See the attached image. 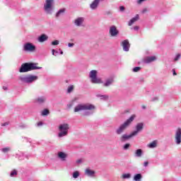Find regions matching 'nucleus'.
I'll list each match as a JSON object with an SVG mask.
<instances>
[{
  "label": "nucleus",
  "mask_w": 181,
  "mask_h": 181,
  "mask_svg": "<svg viewBox=\"0 0 181 181\" xmlns=\"http://www.w3.org/2000/svg\"><path fill=\"white\" fill-rule=\"evenodd\" d=\"M42 67L37 66V64L35 63H24L21 65L19 71L20 73H28L32 70H40Z\"/></svg>",
  "instance_id": "1"
},
{
  "label": "nucleus",
  "mask_w": 181,
  "mask_h": 181,
  "mask_svg": "<svg viewBox=\"0 0 181 181\" xmlns=\"http://www.w3.org/2000/svg\"><path fill=\"white\" fill-rule=\"evenodd\" d=\"M95 110V106L92 104H78L74 107V112H81V111H93Z\"/></svg>",
  "instance_id": "2"
},
{
  "label": "nucleus",
  "mask_w": 181,
  "mask_h": 181,
  "mask_svg": "<svg viewBox=\"0 0 181 181\" xmlns=\"http://www.w3.org/2000/svg\"><path fill=\"white\" fill-rule=\"evenodd\" d=\"M136 117V116L135 115H132L129 119H128L126 122H124V124L120 125L119 127L116 131L117 135H121V134L124 132V129H127V128L129 127V125L131 124V122H132V121L135 119Z\"/></svg>",
  "instance_id": "3"
},
{
  "label": "nucleus",
  "mask_w": 181,
  "mask_h": 181,
  "mask_svg": "<svg viewBox=\"0 0 181 181\" xmlns=\"http://www.w3.org/2000/svg\"><path fill=\"white\" fill-rule=\"evenodd\" d=\"M60 132L58 134V136L62 138V136H66L69 134V124H60L59 127Z\"/></svg>",
  "instance_id": "4"
},
{
  "label": "nucleus",
  "mask_w": 181,
  "mask_h": 181,
  "mask_svg": "<svg viewBox=\"0 0 181 181\" xmlns=\"http://www.w3.org/2000/svg\"><path fill=\"white\" fill-rule=\"evenodd\" d=\"M37 78H38L37 76H35V75H28L26 76H21L19 78L21 81H22L23 83H27L28 84L30 83H33V81H36Z\"/></svg>",
  "instance_id": "5"
},
{
  "label": "nucleus",
  "mask_w": 181,
  "mask_h": 181,
  "mask_svg": "<svg viewBox=\"0 0 181 181\" xmlns=\"http://www.w3.org/2000/svg\"><path fill=\"white\" fill-rule=\"evenodd\" d=\"M89 77L91 80V82L93 83V84H101L103 83V81H101L100 78H97V71L96 70H92L90 72Z\"/></svg>",
  "instance_id": "6"
},
{
  "label": "nucleus",
  "mask_w": 181,
  "mask_h": 181,
  "mask_svg": "<svg viewBox=\"0 0 181 181\" xmlns=\"http://www.w3.org/2000/svg\"><path fill=\"white\" fill-rule=\"evenodd\" d=\"M53 0H46L44 5V9L47 13H52V6H53Z\"/></svg>",
  "instance_id": "7"
},
{
  "label": "nucleus",
  "mask_w": 181,
  "mask_h": 181,
  "mask_svg": "<svg viewBox=\"0 0 181 181\" xmlns=\"http://www.w3.org/2000/svg\"><path fill=\"white\" fill-rule=\"evenodd\" d=\"M24 52H35L36 50V46L33 45V44L30 42H27L23 45Z\"/></svg>",
  "instance_id": "8"
},
{
  "label": "nucleus",
  "mask_w": 181,
  "mask_h": 181,
  "mask_svg": "<svg viewBox=\"0 0 181 181\" xmlns=\"http://www.w3.org/2000/svg\"><path fill=\"white\" fill-rule=\"evenodd\" d=\"M109 33L112 37H115L116 36H118L119 31L117 29L115 25H112L110 28Z\"/></svg>",
  "instance_id": "9"
},
{
  "label": "nucleus",
  "mask_w": 181,
  "mask_h": 181,
  "mask_svg": "<svg viewBox=\"0 0 181 181\" xmlns=\"http://www.w3.org/2000/svg\"><path fill=\"white\" fill-rule=\"evenodd\" d=\"M175 142L177 145H179L181 142V129L177 128L175 133Z\"/></svg>",
  "instance_id": "10"
},
{
  "label": "nucleus",
  "mask_w": 181,
  "mask_h": 181,
  "mask_svg": "<svg viewBox=\"0 0 181 181\" xmlns=\"http://www.w3.org/2000/svg\"><path fill=\"white\" fill-rule=\"evenodd\" d=\"M122 46L124 52H129L130 45L128 40H124L123 42H122Z\"/></svg>",
  "instance_id": "11"
},
{
  "label": "nucleus",
  "mask_w": 181,
  "mask_h": 181,
  "mask_svg": "<svg viewBox=\"0 0 181 181\" xmlns=\"http://www.w3.org/2000/svg\"><path fill=\"white\" fill-rule=\"evenodd\" d=\"M136 131L133 132V135H137L138 132H140V131H142L144 129V123H138L136 126Z\"/></svg>",
  "instance_id": "12"
},
{
  "label": "nucleus",
  "mask_w": 181,
  "mask_h": 181,
  "mask_svg": "<svg viewBox=\"0 0 181 181\" xmlns=\"http://www.w3.org/2000/svg\"><path fill=\"white\" fill-rule=\"evenodd\" d=\"M132 136H135V134H134L133 132L130 135L123 134L121 136L120 140L122 141V142H124V141L131 139V138H132Z\"/></svg>",
  "instance_id": "13"
},
{
  "label": "nucleus",
  "mask_w": 181,
  "mask_h": 181,
  "mask_svg": "<svg viewBox=\"0 0 181 181\" xmlns=\"http://www.w3.org/2000/svg\"><path fill=\"white\" fill-rule=\"evenodd\" d=\"M136 21H139V15L136 14V16L134 18H132L129 21V26H132V25H134V23H135V22H136Z\"/></svg>",
  "instance_id": "14"
},
{
  "label": "nucleus",
  "mask_w": 181,
  "mask_h": 181,
  "mask_svg": "<svg viewBox=\"0 0 181 181\" xmlns=\"http://www.w3.org/2000/svg\"><path fill=\"white\" fill-rule=\"evenodd\" d=\"M47 39H49V37H47V35H46L45 34H42L38 37V42H40V43H43V42H46Z\"/></svg>",
  "instance_id": "15"
},
{
  "label": "nucleus",
  "mask_w": 181,
  "mask_h": 181,
  "mask_svg": "<svg viewBox=\"0 0 181 181\" xmlns=\"http://www.w3.org/2000/svg\"><path fill=\"white\" fill-rule=\"evenodd\" d=\"M84 22V18H78L75 20L74 23L76 26H81Z\"/></svg>",
  "instance_id": "16"
},
{
  "label": "nucleus",
  "mask_w": 181,
  "mask_h": 181,
  "mask_svg": "<svg viewBox=\"0 0 181 181\" xmlns=\"http://www.w3.org/2000/svg\"><path fill=\"white\" fill-rule=\"evenodd\" d=\"M99 4H100V0H94L90 4L91 9H96Z\"/></svg>",
  "instance_id": "17"
},
{
  "label": "nucleus",
  "mask_w": 181,
  "mask_h": 181,
  "mask_svg": "<svg viewBox=\"0 0 181 181\" xmlns=\"http://www.w3.org/2000/svg\"><path fill=\"white\" fill-rule=\"evenodd\" d=\"M156 60V57H148L145 58L144 62L146 63H152V62H155Z\"/></svg>",
  "instance_id": "18"
},
{
  "label": "nucleus",
  "mask_w": 181,
  "mask_h": 181,
  "mask_svg": "<svg viewBox=\"0 0 181 181\" xmlns=\"http://www.w3.org/2000/svg\"><path fill=\"white\" fill-rule=\"evenodd\" d=\"M58 158H59L62 160H66V158H67V154L60 151L58 153Z\"/></svg>",
  "instance_id": "19"
},
{
  "label": "nucleus",
  "mask_w": 181,
  "mask_h": 181,
  "mask_svg": "<svg viewBox=\"0 0 181 181\" xmlns=\"http://www.w3.org/2000/svg\"><path fill=\"white\" fill-rule=\"evenodd\" d=\"M85 173H86V175H87V176H94V175H95V171L87 168V169L85 170Z\"/></svg>",
  "instance_id": "20"
},
{
  "label": "nucleus",
  "mask_w": 181,
  "mask_h": 181,
  "mask_svg": "<svg viewBox=\"0 0 181 181\" xmlns=\"http://www.w3.org/2000/svg\"><path fill=\"white\" fill-rule=\"evenodd\" d=\"M157 146H158V141L156 140H154L153 141L148 144V148H156Z\"/></svg>",
  "instance_id": "21"
},
{
  "label": "nucleus",
  "mask_w": 181,
  "mask_h": 181,
  "mask_svg": "<svg viewBox=\"0 0 181 181\" xmlns=\"http://www.w3.org/2000/svg\"><path fill=\"white\" fill-rule=\"evenodd\" d=\"M114 83V79L113 78H109L107 79L106 83L104 84L105 87H108V86H111Z\"/></svg>",
  "instance_id": "22"
},
{
  "label": "nucleus",
  "mask_w": 181,
  "mask_h": 181,
  "mask_svg": "<svg viewBox=\"0 0 181 181\" xmlns=\"http://www.w3.org/2000/svg\"><path fill=\"white\" fill-rule=\"evenodd\" d=\"M135 156H136L137 158H141V156H142V149H137L135 151Z\"/></svg>",
  "instance_id": "23"
},
{
  "label": "nucleus",
  "mask_w": 181,
  "mask_h": 181,
  "mask_svg": "<svg viewBox=\"0 0 181 181\" xmlns=\"http://www.w3.org/2000/svg\"><path fill=\"white\" fill-rule=\"evenodd\" d=\"M142 179V175L141 174H136L134 177V180L135 181H139Z\"/></svg>",
  "instance_id": "24"
},
{
  "label": "nucleus",
  "mask_w": 181,
  "mask_h": 181,
  "mask_svg": "<svg viewBox=\"0 0 181 181\" xmlns=\"http://www.w3.org/2000/svg\"><path fill=\"white\" fill-rule=\"evenodd\" d=\"M66 12V8H62L60 9L56 14V17L59 18V16H61L62 13H64Z\"/></svg>",
  "instance_id": "25"
},
{
  "label": "nucleus",
  "mask_w": 181,
  "mask_h": 181,
  "mask_svg": "<svg viewBox=\"0 0 181 181\" xmlns=\"http://www.w3.org/2000/svg\"><path fill=\"white\" fill-rule=\"evenodd\" d=\"M46 101V98H38L37 99V103H39V104H42Z\"/></svg>",
  "instance_id": "26"
},
{
  "label": "nucleus",
  "mask_w": 181,
  "mask_h": 181,
  "mask_svg": "<svg viewBox=\"0 0 181 181\" xmlns=\"http://www.w3.org/2000/svg\"><path fill=\"white\" fill-rule=\"evenodd\" d=\"M9 151H11V147H5L4 148H1V152H3V153H8Z\"/></svg>",
  "instance_id": "27"
},
{
  "label": "nucleus",
  "mask_w": 181,
  "mask_h": 181,
  "mask_svg": "<svg viewBox=\"0 0 181 181\" xmlns=\"http://www.w3.org/2000/svg\"><path fill=\"white\" fill-rule=\"evenodd\" d=\"M49 114H50V112L49 111V110L47 109H45L44 110H42V115L45 116V115H49Z\"/></svg>",
  "instance_id": "28"
},
{
  "label": "nucleus",
  "mask_w": 181,
  "mask_h": 181,
  "mask_svg": "<svg viewBox=\"0 0 181 181\" xmlns=\"http://www.w3.org/2000/svg\"><path fill=\"white\" fill-rule=\"evenodd\" d=\"M131 177V174L127 173V174H123L122 175V179H129Z\"/></svg>",
  "instance_id": "29"
},
{
  "label": "nucleus",
  "mask_w": 181,
  "mask_h": 181,
  "mask_svg": "<svg viewBox=\"0 0 181 181\" xmlns=\"http://www.w3.org/2000/svg\"><path fill=\"white\" fill-rule=\"evenodd\" d=\"M80 176V173H78V171H75L73 174V177L74 179H77V177H78Z\"/></svg>",
  "instance_id": "30"
},
{
  "label": "nucleus",
  "mask_w": 181,
  "mask_h": 181,
  "mask_svg": "<svg viewBox=\"0 0 181 181\" xmlns=\"http://www.w3.org/2000/svg\"><path fill=\"white\" fill-rule=\"evenodd\" d=\"M16 175H18V172H16V170L11 171V177H13V176H16Z\"/></svg>",
  "instance_id": "31"
},
{
  "label": "nucleus",
  "mask_w": 181,
  "mask_h": 181,
  "mask_svg": "<svg viewBox=\"0 0 181 181\" xmlns=\"http://www.w3.org/2000/svg\"><path fill=\"white\" fill-rule=\"evenodd\" d=\"M139 70H141V67L139 66H136L133 69V71H134V73L139 71Z\"/></svg>",
  "instance_id": "32"
},
{
  "label": "nucleus",
  "mask_w": 181,
  "mask_h": 181,
  "mask_svg": "<svg viewBox=\"0 0 181 181\" xmlns=\"http://www.w3.org/2000/svg\"><path fill=\"white\" fill-rule=\"evenodd\" d=\"M52 46H57L59 45V40H55L52 42Z\"/></svg>",
  "instance_id": "33"
},
{
  "label": "nucleus",
  "mask_w": 181,
  "mask_h": 181,
  "mask_svg": "<svg viewBox=\"0 0 181 181\" xmlns=\"http://www.w3.org/2000/svg\"><path fill=\"white\" fill-rule=\"evenodd\" d=\"M73 90H74V86H71L68 88V93H71V91H73Z\"/></svg>",
  "instance_id": "34"
},
{
  "label": "nucleus",
  "mask_w": 181,
  "mask_h": 181,
  "mask_svg": "<svg viewBox=\"0 0 181 181\" xmlns=\"http://www.w3.org/2000/svg\"><path fill=\"white\" fill-rule=\"evenodd\" d=\"M129 146H131V144H126L124 146V149L127 151V149H129Z\"/></svg>",
  "instance_id": "35"
},
{
  "label": "nucleus",
  "mask_w": 181,
  "mask_h": 181,
  "mask_svg": "<svg viewBox=\"0 0 181 181\" xmlns=\"http://www.w3.org/2000/svg\"><path fill=\"white\" fill-rule=\"evenodd\" d=\"M179 59H180V54H177L174 60H175V62H177V60H179Z\"/></svg>",
  "instance_id": "36"
},
{
  "label": "nucleus",
  "mask_w": 181,
  "mask_h": 181,
  "mask_svg": "<svg viewBox=\"0 0 181 181\" xmlns=\"http://www.w3.org/2000/svg\"><path fill=\"white\" fill-rule=\"evenodd\" d=\"M119 9H120L121 12H123V11H125V7H124V6H121L119 7Z\"/></svg>",
  "instance_id": "37"
},
{
  "label": "nucleus",
  "mask_w": 181,
  "mask_h": 181,
  "mask_svg": "<svg viewBox=\"0 0 181 181\" xmlns=\"http://www.w3.org/2000/svg\"><path fill=\"white\" fill-rule=\"evenodd\" d=\"M68 46L69 47H73V46H74V43H69Z\"/></svg>",
  "instance_id": "38"
},
{
  "label": "nucleus",
  "mask_w": 181,
  "mask_h": 181,
  "mask_svg": "<svg viewBox=\"0 0 181 181\" xmlns=\"http://www.w3.org/2000/svg\"><path fill=\"white\" fill-rule=\"evenodd\" d=\"M134 30H138V29H139V26L135 25V26L134 27Z\"/></svg>",
  "instance_id": "39"
},
{
  "label": "nucleus",
  "mask_w": 181,
  "mask_h": 181,
  "mask_svg": "<svg viewBox=\"0 0 181 181\" xmlns=\"http://www.w3.org/2000/svg\"><path fill=\"white\" fill-rule=\"evenodd\" d=\"M173 76H177V74H176V71H175V69H173Z\"/></svg>",
  "instance_id": "40"
},
{
  "label": "nucleus",
  "mask_w": 181,
  "mask_h": 181,
  "mask_svg": "<svg viewBox=\"0 0 181 181\" xmlns=\"http://www.w3.org/2000/svg\"><path fill=\"white\" fill-rule=\"evenodd\" d=\"M148 165H149V163L148 161L144 162V165L145 167L148 166Z\"/></svg>",
  "instance_id": "41"
},
{
  "label": "nucleus",
  "mask_w": 181,
  "mask_h": 181,
  "mask_svg": "<svg viewBox=\"0 0 181 181\" xmlns=\"http://www.w3.org/2000/svg\"><path fill=\"white\" fill-rule=\"evenodd\" d=\"M6 125H8V122L1 124L2 127H6Z\"/></svg>",
  "instance_id": "42"
},
{
  "label": "nucleus",
  "mask_w": 181,
  "mask_h": 181,
  "mask_svg": "<svg viewBox=\"0 0 181 181\" xmlns=\"http://www.w3.org/2000/svg\"><path fill=\"white\" fill-rule=\"evenodd\" d=\"M38 127H40V125H43V123L42 122H40L37 123Z\"/></svg>",
  "instance_id": "43"
},
{
  "label": "nucleus",
  "mask_w": 181,
  "mask_h": 181,
  "mask_svg": "<svg viewBox=\"0 0 181 181\" xmlns=\"http://www.w3.org/2000/svg\"><path fill=\"white\" fill-rule=\"evenodd\" d=\"M68 108H71V107H73V105L72 104H69L67 105Z\"/></svg>",
  "instance_id": "44"
},
{
  "label": "nucleus",
  "mask_w": 181,
  "mask_h": 181,
  "mask_svg": "<svg viewBox=\"0 0 181 181\" xmlns=\"http://www.w3.org/2000/svg\"><path fill=\"white\" fill-rule=\"evenodd\" d=\"M3 90H8V87H6V86H3Z\"/></svg>",
  "instance_id": "45"
},
{
  "label": "nucleus",
  "mask_w": 181,
  "mask_h": 181,
  "mask_svg": "<svg viewBox=\"0 0 181 181\" xmlns=\"http://www.w3.org/2000/svg\"><path fill=\"white\" fill-rule=\"evenodd\" d=\"M142 108H143V110H145L146 108V106H145V105H143Z\"/></svg>",
  "instance_id": "46"
},
{
  "label": "nucleus",
  "mask_w": 181,
  "mask_h": 181,
  "mask_svg": "<svg viewBox=\"0 0 181 181\" xmlns=\"http://www.w3.org/2000/svg\"><path fill=\"white\" fill-rule=\"evenodd\" d=\"M144 1H146V0H139V4H141V2H144Z\"/></svg>",
  "instance_id": "47"
},
{
  "label": "nucleus",
  "mask_w": 181,
  "mask_h": 181,
  "mask_svg": "<svg viewBox=\"0 0 181 181\" xmlns=\"http://www.w3.org/2000/svg\"><path fill=\"white\" fill-rule=\"evenodd\" d=\"M76 162L77 163H80L81 162V160H78Z\"/></svg>",
  "instance_id": "48"
},
{
  "label": "nucleus",
  "mask_w": 181,
  "mask_h": 181,
  "mask_svg": "<svg viewBox=\"0 0 181 181\" xmlns=\"http://www.w3.org/2000/svg\"><path fill=\"white\" fill-rule=\"evenodd\" d=\"M54 52H55V50L52 49V54H54Z\"/></svg>",
  "instance_id": "49"
},
{
  "label": "nucleus",
  "mask_w": 181,
  "mask_h": 181,
  "mask_svg": "<svg viewBox=\"0 0 181 181\" xmlns=\"http://www.w3.org/2000/svg\"><path fill=\"white\" fill-rule=\"evenodd\" d=\"M61 54H63V51L61 52Z\"/></svg>",
  "instance_id": "50"
},
{
  "label": "nucleus",
  "mask_w": 181,
  "mask_h": 181,
  "mask_svg": "<svg viewBox=\"0 0 181 181\" xmlns=\"http://www.w3.org/2000/svg\"><path fill=\"white\" fill-rule=\"evenodd\" d=\"M99 1H104V0H99Z\"/></svg>",
  "instance_id": "51"
}]
</instances>
